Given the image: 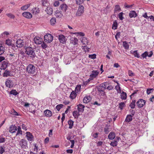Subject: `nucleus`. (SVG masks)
Returning a JSON list of instances; mask_svg holds the SVG:
<instances>
[{"mask_svg": "<svg viewBox=\"0 0 154 154\" xmlns=\"http://www.w3.org/2000/svg\"><path fill=\"white\" fill-rule=\"evenodd\" d=\"M81 42L84 45L88 44L89 42L88 40L85 37H82L81 38Z\"/></svg>", "mask_w": 154, "mask_h": 154, "instance_id": "nucleus-24", "label": "nucleus"}, {"mask_svg": "<svg viewBox=\"0 0 154 154\" xmlns=\"http://www.w3.org/2000/svg\"><path fill=\"white\" fill-rule=\"evenodd\" d=\"M56 19L55 17L52 18L50 20L51 24L52 25H54L56 23Z\"/></svg>", "mask_w": 154, "mask_h": 154, "instance_id": "nucleus-33", "label": "nucleus"}, {"mask_svg": "<svg viewBox=\"0 0 154 154\" xmlns=\"http://www.w3.org/2000/svg\"><path fill=\"white\" fill-rule=\"evenodd\" d=\"M127 94L125 92L122 91L121 93V98L122 100H125L127 98Z\"/></svg>", "mask_w": 154, "mask_h": 154, "instance_id": "nucleus-29", "label": "nucleus"}, {"mask_svg": "<svg viewBox=\"0 0 154 154\" xmlns=\"http://www.w3.org/2000/svg\"><path fill=\"white\" fill-rule=\"evenodd\" d=\"M113 86H112L111 85H109L107 86L106 88L109 90H111L113 89Z\"/></svg>", "mask_w": 154, "mask_h": 154, "instance_id": "nucleus-64", "label": "nucleus"}, {"mask_svg": "<svg viewBox=\"0 0 154 154\" xmlns=\"http://www.w3.org/2000/svg\"><path fill=\"white\" fill-rule=\"evenodd\" d=\"M96 55L95 54H90L88 56V57L92 59H94L96 58Z\"/></svg>", "mask_w": 154, "mask_h": 154, "instance_id": "nucleus-50", "label": "nucleus"}, {"mask_svg": "<svg viewBox=\"0 0 154 154\" xmlns=\"http://www.w3.org/2000/svg\"><path fill=\"white\" fill-rule=\"evenodd\" d=\"M123 45L125 49H127L129 48V45L126 41L123 42Z\"/></svg>", "mask_w": 154, "mask_h": 154, "instance_id": "nucleus-40", "label": "nucleus"}, {"mask_svg": "<svg viewBox=\"0 0 154 154\" xmlns=\"http://www.w3.org/2000/svg\"><path fill=\"white\" fill-rule=\"evenodd\" d=\"M108 84L106 82H104L102 84V87L106 89V88Z\"/></svg>", "mask_w": 154, "mask_h": 154, "instance_id": "nucleus-52", "label": "nucleus"}, {"mask_svg": "<svg viewBox=\"0 0 154 154\" xmlns=\"http://www.w3.org/2000/svg\"><path fill=\"white\" fill-rule=\"evenodd\" d=\"M25 53L29 57L33 58L35 56V54L33 49L30 47H28L26 48Z\"/></svg>", "mask_w": 154, "mask_h": 154, "instance_id": "nucleus-1", "label": "nucleus"}, {"mask_svg": "<svg viewBox=\"0 0 154 154\" xmlns=\"http://www.w3.org/2000/svg\"><path fill=\"white\" fill-rule=\"evenodd\" d=\"M6 15L8 17L11 19H14L15 18V16L11 13L7 14H6Z\"/></svg>", "mask_w": 154, "mask_h": 154, "instance_id": "nucleus-47", "label": "nucleus"}, {"mask_svg": "<svg viewBox=\"0 0 154 154\" xmlns=\"http://www.w3.org/2000/svg\"><path fill=\"white\" fill-rule=\"evenodd\" d=\"M17 132L16 136H17L19 135H22V131L21 130V127L20 126H18L17 128Z\"/></svg>", "mask_w": 154, "mask_h": 154, "instance_id": "nucleus-30", "label": "nucleus"}, {"mask_svg": "<svg viewBox=\"0 0 154 154\" xmlns=\"http://www.w3.org/2000/svg\"><path fill=\"white\" fill-rule=\"evenodd\" d=\"M42 42V38L38 36H36L34 39V42L36 44H41Z\"/></svg>", "mask_w": 154, "mask_h": 154, "instance_id": "nucleus-7", "label": "nucleus"}, {"mask_svg": "<svg viewBox=\"0 0 154 154\" xmlns=\"http://www.w3.org/2000/svg\"><path fill=\"white\" fill-rule=\"evenodd\" d=\"M30 6V4H28L27 5H24L21 7V10L23 11L27 9Z\"/></svg>", "mask_w": 154, "mask_h": 154, "instance_id": "nucleus-32", "label": "nucleus"}, {"mask_svg": "<svg viewBox=\"0 0 154 154\" xmlns=\"http://www.w3.org/2000/svg\"><path fill=\"white\" fill-rule=\"evenodd\" d=\"M9 56L11 59L15 60L17 59V54L15 53H10L9 54Z\"/></svg>", "mask_w": 154, "mask_h": 154, "instance_id": "nucleus-20", "label": "nucleus"}, {"mask_svg": "<svg viewBox=\"0 0 154 154\" xmlns=\"http://www.w3.org/2000/svg\"><path fill=\"white\" fill-rule=\"evenodd\" d=\"M68 8V7L67 5L66 4H63L61 5L60 6V9L64 12H66Z\"/></svg>", "mask_w": 154, "mask_h": 154, "instance_id": "nucleus-16", "label": "nucleus"}, {"mask_svg": "<svg viewBox=\"0 0 154 154\" xmlns=\"http://www.w3.org/2000/svg\"><path fill=\"white\" fill-rule=\"evenodd\" d=\"M123 14V13L122 12H121L118 15L119 17L120 20H122L124 18L122 16Z\"/></svg>", "mask_w": 154, "mask_h": 154, "instance_id": "nucleus-58", "label": "nucleus"}, {"mask_svg": "<svg viewBox=\"0 0 154 154\" xmlns=\"http://www.w3.org/2000/svg\"><path fill=\"white\" fill-rule=\"evenodd\" d=\"M4 48L2 46H0V55L3 54L5 51Z\"/></svg>", "mask_w": 154, "mask_h": 154, "instance_id": "nucleus-45", "label": "nucleus"}, {"mask_svg": "<svg viewBox=\"0 0 154 154\" xmlns=\"http://www.w3.org/2000/svg\"><path fill=\"white\" fill-rule=\"evenodd\" d=\"M146 101L142 99H140L137 102L138 106L140 108L143 107L145 104Z\"/></svg>", "mask_w": 154, "mask_h": 154, "instance_id": "nucleus-6", "label": "nucleus"}, {"mask_svg": "<svg viewBox=\"0 0 154 154\" xmlns=\"http://www.w3.org/2000/svg\"><path fill=\"white\" fill-rule=\"evenodd\" d=\"M55 15L57 18H62L63 16L62 12L58 10L55 11Z\"/></svg>", "mask_w": 154, "mask_h": 154, "instance_id": "nucleus-8", "label": "nucleus"}, {"mask_svg": "<svg viewBox=\"0 0 154 154\" xmlns=\"http://www.w3.org/2000/svg\"><path fill=\"white\" fill-rule=\"evenodd\" d=\"M19 143V145L21 149H26L28 147L27 141L25 139H21Z\"/></svg>", "mask_w": 154, "mask_h": 154, "instance_id": "nucleus-2", "label": "nucleus"}, {"mask_svg": "<svg viewBox=\"0 0 154 154\" xmlns=\"http://www.w3.org/2000/svg\"><path fill=\"white\" fill-rule=\"evenodd\" d=\"M119 108L121 109H122L125 105V103L124 102H121L119 103Z\"/></svg>", "mask_w": 154, "mask_h": 154, "instance_id": "nucleus-49", "label": "nucleus"}, {"mask_svg": "<svg viewBox=\"0 0 154 154\" xmlns=\"http://www.w3.org/2000/svg\"><path fill=\"white\" fill-rule=\"evenodd\" d=\"M8 63L6 61H4L2 62V66H1V69H3V70H5L6 68L8 66Z\"/></svg>", "mask_w": 154, "mask_h": 154, "instance_id": "nucleus-26", "label": "nucleus"}, {"mask_svg": "<svg viewBox=\"0 0 154 154\" xmlns=\"http://www.w3.org/2000/svg\"><path fill=\"white\" fill-rule=\"evenodd\" d=\"M98 133H93L92 134V136L94 138H96L98 137Z\"/></svg>", "mask_w": 154, "mask_h": 154, "instance_id": "nucleus-57", "label": "nucleus"}, {"mask_svg": "<svg viewBox=\"0 0 154 154\" xmlns=\"http://www.w3.org/2000/svg\"><path fill=\"white\" fill-rule=\"evenodd\" d=\"M117 22L115 20L114 22L113 23L112 25V29H117Z\"/></svg>", "mask_w": 154, "mask_h": 154, "instance_id": "nucleus-43", "label": "nucleus"}, {"mask_svg": "<svg viewBox=\"0 0 154 154\" xmlns=\"http://www.w3.org/2000/svg\"><path fill=\"white\" fill-rule=\"evenodd\" d=\"M10 94H13L14 95L16 96L18 94V93L15 90H11L9 93Z\"/></svg>", "mask_w": 154, "mask_h": 154, "instance_id": "nucleus-37", "label": "nucleus"}, {"mask_svg": "<svg viewBox=\"0 0 154 154\" xmlns=\"http://www.w3.org/2000/svg\"><path fill=\"white\" fill-rule=\"evenodd\" d=\"M5 149L2 146H0V153L2 154L5 152Z\"/></svg>", "mask_w": 154, "mask_h": 154, "instance_id": "nucleus-61", "label": "nucleus"}, {"mask_svg": "<svg viewBox=\"0 0 154 154\" xmlns=\"http://www.w3.org/2000/svg\"><path fill=\"white\" fill-rule=\"evenodd\" d=\"M45 116L46 117H49L52 115L51 112L48 109H46L44 111Z\"/></svg>", "mask_w": 154, "mask_h": 154, "instance_id": "nucleus-18", "label": "nucleus"}, {"mask_svg": "<svg viewBox=\"0 0 154 154\" xmlns=\"http://www.w3.org/2000/svg\"><path fill=\"white\" fill-rule=\"evenodd\" d=\"M147 54V52L145 51L143 53L141 54V56L143 58H146V57L147 56V55H148V54Z\"/></svg>", "mask_w": 154, "mask_h": 154, "instance_id": "nucleus-56", "label": "nucleus"}, {"mask_svg": "<svg viewBox=\"0 0 154 154\" xmlns=\"http://www.w3.org/2000/svg\"><path fill=\"white\" fill-rule=\"evenodd\" d=\"M34 148L33 149L34 151H36V152H37L38 150V146H36V144H34Z\"/></svg>", "mask_w": 154, "mask_h": 154, "instance_id": "nucleus-63", "label": "nucleus"}, {"mask_svg": "<svg viewBox=\"0 0 154 154\" xmlns=\"http://www.w3.org/2000/svg\"><path fill=\"white\" fill-rule=\"evenodd\" d=\"M53 37L50 34L45 35L44 36V41L48 43H50L53 40Z\"/></svg>", "mask_w": 154, "mask_h": 154, "instance_id": "nucleus-5", "label": "nucleus"}, {"mask_svg": "<svg viewBox=\"0 0 154 154\" xmlns=\"http://www.w3.org/2000/svg\"><path fill=\"white\" fill-rule=\"evenodd\" d=\"M26 70L29 73L34 74L35 72V67L32 64H29L27 66Z\"/></svg>", "mask_w": 154, "mask_h": 154, "instance_id": "nucleus-4", "label": "nucleus"}, {"mask_svg": "<svg viewBox=\"0 0 154 154\" xmlns=\"http://www.w3.org/2000/svg\"><path fill=\"white\" fill-rule=\"evenodd\" d=\"M5 84L7 87L10 88L13 86V82L11 80L7 79L6 80Z\"/></svg>", "mask_w": 154, "mask_h": 154, "instance_id": "nucleus-13", "label": "nucleus"}, {"mask_svg": "<svg viewBox=\"0 0 154 154\" xmlns=\"http://www.w3.org/2000/svg\"><path fill=\"white\" fill-rule=\"evenodd\" d=\"M42 1L43 5L47 6L49 5V3L47 0H43Z\"/></svg>", "mask_w": 154, "mask_h": 154, "instance_id": "nucleus-41", "label": "nucleus"}, {"mask_svg": "<svg viewBox=\"0 0 154 154\" xmlns=\"http://www.w3.org/2000/svg\"><path fill=\"white\" fill-rule=\"evenodd\" d=\"M10 74V72L9 71L6 70L5 71L3 74V76L7 77L9 76Z\"/></svg>", "mask_w": 154, "mask_h": 154, "instance_id": "nucleus-44", "label": "nucleus"}, {"mask_svg": "<svg viewBox=\"0 0 154 154\" xmlns=\"http://www.w3.org/2000/svg\"><path fill=\"white\" fill-rule=\"evenodd\" d=\"M129 15L130 18L135 17L137 14L135 11H132L130 12Z\"/></svg>", "mask_w": 154, "mask_h": 154, "instance_id": "nucleus-19", "label": "nucleus"}, {"mask_svg": "<svg viewBox=\"0 0 154 154\" xmlns=\"http://www.w3.org/2000/svg\"><path fill=\"white\" fill-rule=\"evenodd\" d=\"M134 54L135 57L137 58L140 57V55L138 53H137V51H134L133 53Z\"/></svg>", "mask_w": 154, "mask_h": 154, "instance_id": "nucleus-54", "label": "nucleus"}, {"mask_svg": "<svg viewBox=\"0 0 154 154\" xmlns=\"http://www.w3.org/2000/svg\"><path fill=\"white\" fill-rule=\"evenodd\" d=\"M71 42L74 45L77 44L78 43V40L75 38H71Z\"/></svg>", "mask_w": 154, "mask_h": 154, "instance_id": "nucleus-31", "label": "nucleus"}, {"mask_svg": "<svg viewBox=\"0 0 154 154\" xmlns=\"http://www.w3.org/2000/svg\"><path fill=\"white\" fill-rule=\"evenodd\" d=\"M10 113L14 116H19L18 114L14 109H12L10 111Z\"/></svg>", "mask_w": 154, "mask_h": 154, "instance_id": "nucleus-38", "label": "nucleus"}, {"mask_svg": "<svg viewBox=\"0 0 154 154\" xmlns=\"http://www.w3.org/2000/svg\"><path fill=\"white\" fill-rule=\"evenodd\" d=\"M5 138L3 137L2 136H0V143H3L5 141Z\"/></svg>", "mask_w": 154, "mask_h": 154, "instance_id": "nucleus-60", "label": "nucleus"}, {"mask_svg": "<svg viewBox=\"0 0 154 154\" xmlns=\"http://www.w3.org/2000/svg\"><path fill=\"white\" fill-rule=\"evenodd\" d=\"M60 5V2L58 1H56L54 3V6L56 7Z\"/></svg>", "mask_w": 154, "mask_h": 154, "instance_id": "nucleus-55", "label": "nucleus"}, {"mask_svg": "<svg viewBox=\"0 0 154 154\" xmlns=\"http://www.w3.org/2000/svg\"><path fill=\"white\" fill-rule=\"evenodd\" d=\"M26 136L27 137V139L29 141H31L33 140V136L30 132H26Z\"/></svg>", "mask_w": 154, "mask_h": 154, "instance_id": "nucleus-15", "label": "nucleus"}, {"mask_svg": "<svg viewBox=\"0 0 154 154\" xmlns=\"http://www.w3.org/2000/svg\"><path fill=\"white\" fill-rule=\"evenodd\" d=\"M133 116L131 115H127L125 119V121L127 122H129L132 120Z\"/></svg>", "mask_w": 154, "mask_h": 154, "instance_id": "nucleus-27", "label": "nucleus"}, {"mask_svg": "<svg viewBox=\"0 0 154 154\" xmlns=\"http://www.w3.org/2000/svg\"><path fill=\"white\" fill-rule=\"evenodd\" d=\"M6 44L8 45H11V41L9 39L7 40L6 41Z\"/></svg>", "mask_w": 154, "mask_h": 154, "instance_id": "nucleus-62", "label": "nucleus"}, {"mask_svg": "<svg viewBox=\"0 0 154 154\" xmlns=\"http://www.w3.org/2000/svg\"><path fill=\"white\" fill-rule=\"evenodd\" d=\"M153 88H148L146 90V93L148 94H149L152 91V90H153Z\"/></svg>", "mask_w": 154, "mask_h": 154, "instance_id": "nucleus-59", "label": "nucleus"}, {"mask_svg": "<svg viewBox=\"0 0 154 154\" xmlns=\"http://www.w3.org/2000/svg\"><path fill=\"white\" fill-rule=\"evenodd\" d=\"M23 41L20 39H18L16 42V44L17 47L20 48L23 46Z\"/></svg>", "mask_w": 154, "mask_h": 154, "instance_id": "nucleus-9", "label": "nucleus"}, {"mask_svg": "<svg viewBox=\"0 0 154 154\" xmlns=\"http://www.w3.org/2000/svg\"><path fill=\"white\" fill-rule=\"evenodd\" d=\"M135 101L134 100H133L132 103L130 104V106L131 109H134L135 106Z\"/></svg>", "mask_w": 154, "mask_h": 154, "instance_id": "nucleus-42", "label": "nucleus"}, {"mask_svg": "<svg viewBox=\"0 0 154 154\" xmlns=\"http://www.w3.org/2000/svg\"><path fill=\"white\" fill-rule=\"evenodd\" d=\"M76 96V94L75 92L72 91L71 93L70 97L72 99H74Z\"/></svg>", "mask_w": 154, "mask_h": 154, "instance_id": "nucleus-36", "label": "nucleus"}, {"mask_svg": "<svg viewBox=\"0 0 154 154\" xmlns=\"http://www.w3.org/2000/svg\"><path fill=\"white\" fill-rule=\"evenodd\" d=\"M99 72L97 71L93 70L91 74L90 75V77L92 79L96 77L98 74Z\"/></svg>", "mask_w": 154, "mask_h": 154, "instance_id": "nucleus-12", "label": "nucleus"}, {"mask_svg": "<svg viewBox=\"0 0 154 154\" xmlns=\"http://www.w3.org/2000/svg\"><path fill=\"white\" fill-rule=\"evenodd\" d=\"M17 130V127L15 125L11 126L9 128V131L11 133L15 132Z\"/></svg>", "mask_w": 154, "mask_h": 154, "instance_id": "nucleus-10", "label": "nucleus"}, {"mask_svg": "<svg viewBox=\"0 0 154 154\" xmlns=\"http://www.w3.org/2000/svg\"><path fill=\"white\" fill-rule=\"evenodd\" d=\"M77 109L79 112H82L84 111L85 106L82 104H79L77 105Z\"/></svg>", "mask_w": 154, "mask_h": 154, "instance_id": "nucleus-17", "label": "nucleus"}, {"mask_svg": "<svg viewBox=\"0 0 154 154\" xmlns=\"http://www.w3.org/2000/svg\"><path fill=\"white\" fill-rule=\"evenodd\" d=\"M84 7L82 5H79L78 9L75 15L77 17L81 16L84 13Z\"/></svg>", "mask_w": 154, "mask_h": 154, "instance_id": "nucleus-3", "label": "nucleus"}, {"mask_svg": "<svg viewBox=\"0 0 154 154\" xmlns=\"http://www.w3.org/2000/svg\"><path fill=\"white\" fill-rule=\"evenodd\" d=\"M23 16L27 18H31L32 16L31 13L28 12H25L22 13Z\"/></svg>", "mask_w": 154, "mask_h": 154, "instance_id": "nucleus-14", "label": "nucleus"}, {"mask_svg": "<svg viewBox=\"0 0 154 154\" xmlns=\"http://www.w3.org/2000/svg\"><path fill=\"white\" fill-rule=\"evenodd\" d=\"M41 46L42 48L44 49H45L47 46V44L44 42L41 43Z\"/></svg>", "mask_w": 154, "mask_h": 154, "instance_id": "nucleus-53", "label": "nucleus"}, {"mask_svg": "<svg viewBox=\"0 0 154 154\" xmlns=\"http://www.w3.org/2000/svg\"><path fill=\"white\" fill-rule=\"evenodd\" d=\"M115 137V134L113 132H111L108 136V138L110 140H113Z\"/></svg>", "mask_w": 154, "mask_h": 154, "instance_id": "nucleus-23", "label": "nucleus"}, {"mask_svg": "<svg viewBox=\"0 0 154 154\" xmlns=\"http://www.w3.org/2000/svg\"><path fill=\"white\" fill-rule=\"evenodd\" d=\"M73 122L71 120H70L68 121V124L69 125V128L71 129L73 125Z\"/></svg>", "mask_w": 154, "mask_h": 154, "instance_id": "nucleus-35", "label": "nucleus"}, {"mask_svg": "<svg viewBox=\"0 0 154 154\" xmlns=\"http://www.w3.org/2000/svg\"><path fill=\"white\" fill-rule=\"evenodd\" d=\"M117 142L116 141H114L111 142L110 145L112 146H116L117 145Z\"/></svg>", "mask_w": 154, "mask_h": 154, "instance_id": "nucleus-46", "label": "nucleus"}, {"mask_svg": "<svg viewBox=\"0 0 154 154\" xmlns=\"http://www.w3.org/2000/svg\"><path fill=\"white\" fill-rule=\"evenodd\" d=\"M63 105L62 104H59L56 106V108L57 111H59L60 109L63 107Z\"/></svg>", "mask_w": 154, "mask_h": 154, "instance_id": "nucleus-51", "label": "nucleus"}, {"mask_svg": "<svg viewBox=\"0 0 154 154\" xmlns=\"http://www.w3.org/2000/svg\"><path fill=\"white\" fill-rule=\"evenodd\" d=\"M79 112L77 111H75L73 112V115L75 118H77L79 115Z\"/></svg>", "mask_w": 154, "mask_h": 154, "instance_id": "nucleus-34", "label": "nucleus"}, {"mask_svg": "<svg viewBox=\"0 0 154 154\" xmlns=\"http://www.w3.org/2000/svg\"><path fill=\"white\" fill-rule=\"evenodd\" d=\"M91 99V98L90 97L88 96H86L84 98L83 100L84 103H88L89 102Z\"/></svg>", "mask_w": 154, "mask_h": 154, "instance_id": "nucleus-25", "label": "nucleus"}, {"mask_svg": "<svg viewBox=\"0 0 154 154\" xmlns=\"http://www.w3.org/2000/svg\"><path fill=\"white\" fill-rule=\"evenodd\" d=\"M84 0H75L77 5H81L84 2Z\"/></svg>", "mask_w": 154, "mask_h": 154, "instance_id": "nucleus-39", "label": "nucleus"}, {"mask_svg": "<svg viewBox=\"0 0 154 154\" xmlns=\"http://www.w3.org/2000/svg\"><path fill=\"white\" fill-rule=\"evenodd\" d=\"M45 11L49 15L52 14L53 13L52 8L50 7H48Z\"/></svg>", "mask_w": 154, "mask_h": 154, "instance_id": "nucleus-22", "label": "nucleus"}, {"mask_svg": "<svg viewBox=\"0 0 154 154\" xmlns=\"http://www.w3.org/2000/svg\"><path fill=\"white\" fill-rule=\"evenodd\" d=\"M59 39L60 42L63 44L65 43L66 40L65 37L63 35H59Z\"/></svg>", "mask_w": 154, "mask_h": 154, "instance_id": "nucleus-11", "label": "nucleus"}, {"mask_svg": "<svg viewBox=\"0 0 154 154\" xmlns=\"http://www.w3.org/2000/svg\"><path fill=\"white\" fill-rule=\"evenodd\" d=\"M115 89L116 90L118 93H121V88L120 87V84L119 83H118V85L116 86Z\"/></svg>", "mask_w": 154, "mask_h": 154, "instance_id": "nucleus-28", "label": "nucleus"}, {"mask_svg": "<svg viewBox=\"0 0 154 154\" xmlns=\"http://www.w3.org/2000/svg\"><path fill=\"white\" fill-rule=\"evenodd\" d=\"M39 11L38 8H34L31 10V12L34 14H36L39 13Z\"/></svg>", "mask_w": 154, "mask_h": 154, "instance_id": "nucleus-21", "label": "nucleus"}, {"mask_svg": "<svg viewBox=\"0 0 154 154\" xmlns=\"http://www.w3.org/2000/svg\"><path fill=\"white\" fill-rule=\"evenodd\" d=\"M120 10H121V9L120 6L118 5H116L115 7L114 11L116 12Z\"/></svg>", "mask_w": 154, "mask_h": 154, "instance_id": "nucleus-48", "label": "nucleus"}]
</instances>
